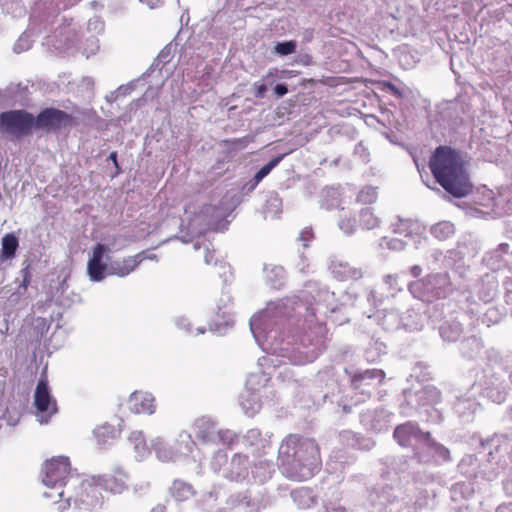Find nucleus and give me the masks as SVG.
Instances as JSON below:
<instances>
[{
	"label": "nucleus",
	"mask_w": 512,
	"mask_h": 512,
	"mask_svg": "<svg viewBox=\"0 0 512 512\" xmlns=\"http://www.w3.org/2000/svg\"><path fill=\"white\" fill-rule=\"evenodd\" d=\"M278 468L292 481L311 479L322 465L318 443L299 434H289L278 449Z\"/></svg>",
	"instance_id": "f257e3e1"
},
{
	"label": "nucleus",
	"mask_w": 512,
	"mask_h": 512,
	"mask_svg": "<svg viewBox=\"0 0 512 512\" xmlns=\"http://www.w3.org/2000/svg\"><path fill=\"white\" fill-rule=\"evenodd\" d=\"M45 476L43 483L51 491H45L43 495L46 498L60 500L58 509L65 512L72 505L80 508L81 505H90L88 484L78 476L71 473L70 461L68 457H54L45 462Z\"/></svg>",
	"instance_id": "f03ea898"
},
{
	"label": "nucleus",
	"mask_w": 512,
	"mask_h": 512,
	"mask_svg": "<svg viewBox=\"0 0 512 512\" xmlns=\"http://www.w3.org/2000/svg\"><path fill=\"white\" fill-rule=\"evenodd\" d=\"M436 181L455 197H464L472 190L460 154L449 146H439L429 161Z\"/></svg>",
	"instance_id": "7ed1b4c3"
},
{
	"label": "nucleus",
	"mask_w": 512,
	"mask_h": 512,
	"mask_svg": "<svg viewBox=\"0 0 512 512\" xmlns=\"http://www.w3.org/2000/svg\"><path fill=\"white\" fill-rule=\"evenodd\" d=\"M35 129L34 115L26 110H9L0 113V131L11 138L22 139Z\"/></svg>",
	"instance_id": "20e7f679"
},
{
	"label": "nucleus",
	"mask_w": 512,
	"mask_h": 512,
	"mask_svg": "<svg viewBox=\"0 0 512 512\" xmlns=\"http://www.w3.org/2000/svg\"><path fill=\"white\" fill-rule=\"evenodd\" d=\"M34 122L35 130L47 132H58L76 124L73 115L53 107L43 109L34 117Z\"/></svg>",
	"instance_id": "39448f33"
},
{
	"label": "nucleus",
	"mask_w": 512,
	"mask_h": 512,
	"mask_svg": "<svg viewBox=\"0 0 512 512\" xmlns=\"http://www.w3.org/2000/svg\"><path fill=\"white\" fill-rule=\"evenodd\" d=\"M393 437L401 447L407 448L411 445L412 439L424 440L426 442L430 438V432H423L417 423L407 421L396 426Z\"/></svg>",
	"instance_id": "423d86ee"
},
{
	"label": "nucleus",
	"mask_w": 512,
	"mask_h": 512,
	"mask_svg": "<svg viewBox=\"0 0 512 512\" xmlns=\"http://www.w3.org/2000/svg\"><path fill=\"white\" fill-rule=\"evenodd\" d=\"M34 405L41 414H47L48 418L58 411L56 400L52 398L45 379H40L37 383L34 393Z\"/></svg>",
	"instance_id": "0eeeda50"
},
{
	"label": "nucleus",
	"mask_w": 512,
	"mask_h": 512,
	"mask_svg": "<svg viewBox=\"0 0 512 512\" xmlns=\"http://www.w3.org/2000/svg\"><path fill=\"white\" fill-rule=\"evenodd\" d=\"M127 478L128 476L123 470L116 469L112 472L99 475L96 478V484L105 491L121 494L128 487Z\"/></svg>",
	"instance_id": "6e6552de"
},
{
	"label": "nucleus",
	"mask_w": 512,
	"mask_h": 512,
	"mask_svg": "<svg viewBox=\"0 0 512 512\" xmlns=\"http://www.w3.org/2000/svg\"><path fill=\"white\" fill-rule=\"evenodd\" d=\"M386 374L382 369H367L350 375V386L354 390L365 392V388L374 383L381 385L385 380Z\"/></svg>",
	"instance_id": "1a4fd4ad"
},
{
	"label": "nucleus",
	"mask_w": 512,
	"mask_h": 512,
	"mask_svg": "<svg viewBox=\"0 0 512 512\" xmlns=\"http://www.w3.org/2000/svg\"><path fill=\"white\" fill-rule=\"evenodd\" d=\"M109 248L103 244H96L93 247L92 256L88 261V274L92 281H101L105 277L106 264L102 262L103 256Z\"/></svg>",
	"instance_id": "9d476101"
},
{
	"label": "nucleus",
	"mask_w": 512,
	"mask_h": 512,
	"mask_svg": "<svg viewBox=\"0 0 512 512\" xmlns=\"http://www.w3.org/2000/svg\"><path fill=\"white\" fill-rule=\"evenodd\" d=\"M155 399L151 393L135 391L129 397L130 410L135 414H153Z\"/></svg>",
	"instance_id": "9b49d317"
},
{
	"label": "nucleus",
	"mask_w": 512,
	"mask_h": 512,
	"mask_svg": "<svg viewBox=\"0 0 512 512\" xmlns=\"http://www.w3.org/2000/svg\"><path fill=\"white\" fill-rule=\"evenodd\" d=\"M144 259L145 252L142 251L134 256L124 258L122 261H117L111 266L112 274L125 277L134 271Z\"/></svg>",
	"instance_id": "f8f14e48"
},
{
	"label": "nucleus",
	"mask_w": 512,
	"mask_h": 512,
	"mask_svg": "<svg viewBox=\"0 0 512 512\" xmlns=\"http://www.w3.org/2000/svg\"><path fill=\"white\" fill-rule=\"evenodd\" d=\"M194 493L192 485L182 480H175L170 487L171 496L179 502L190 499Z\"/></svg>",
	"instance_id": "ddd939ff"
},
{
	"label": "nucleus",
	"mask_w": 512,
	"mask_h": 512,
	"mask_svg": "<svg viewBox=\"0 0 512 512\" xmlns=\"http://www.w3.org/2000/svg\"><path fill=\"white\" fill-rule=\"evenodd\" d=\"M18 238L13 233H7L2 238V253L6 259L15 257L18 249Z\"/></svg>",
	"instance_id": "4468645a"
},
{
	"label": "nucleus",
	"mask_w": 512,
	"mask_h": 512,
	"mask_svg": "<svg viewBox=\"0 0 512 512\" xmlns=\"http://www.w3.org/2000/svg\"><path fill=\"white\" fill-rule=\"evenodd\" d=\"M431 233L439 240H446L454 234V226L447 221L439 222L432 226Z\"/></svg>",
	"instance_id": "2eb2a0df"
},
{
	"label": "nucleus",
	"mask_w": 512,
	"mask_h": 512,
	"mask_svg": "<svg viewBox=\"0 0 512 512\" xmlns=\"http://www.w3.org/2000/svg\"><path fill=\"white\" fill-rule=\"evenodd\" d=\"M286 156V154H281L276 157H274L272 160H270L266 165H264L255 175H254V186L258 185L259 182L266 177L273 168H275L282 159Z\"/></svg>",
	"instance_id": "dca6fc26"
},
{
	"label": "nucleus",
	"mask_w": 512,
	"mask_h": 512,
	"mask_svg": "<svg viewBox=\"0 0 512 512\" xmlns=\"http://www.w3.org/2000/svg\"><path fill=\"white\" fill-rule=\"evenodd\" d=\"M427 446L434 451V453L438 456V458L442 462H449L451 461V454L450 450L445 447L444 445L436 442L431 437L426 440Z\"/></svg>",
	"instance_id": "f3484780"
},
{
	"label": "nucleus",
	"mask_w": 512,
	"mask_h": 512,
	"mask_svg": "<svg viewBox=\"0 0 512 512\" xmlns=\"http://www.w3.org/2000/svg\"><path fill=\"white\" fill-rule=\"evenodd\" d=\"M360 224L364 228L372 229L378 226L379 220L369 208H366L360 212Z\"/></svg>",
	"instance_id": "a211bd4d"
},
{
	"label": "nucleus",
	"mask_w": 512,
	"mask_h": 512,
	"mask_svg": "<svg viewBox=\"0 0 512 512\" xmlns=\"http://www.w3.org/2000/svg\"><path fill=\"white\" fill-rule=\"evenodd\" d=\"M296 47V42L293 40L279 42L274 46V52L280 56H286L295 53Z\"/></svg>",
	"instance_id": "6ab92c4d"
},
{
	"label": "nucleus",
	"mask_w": 512,
	"mask_h": 512,
	"mask_svg": "<svg viewBox=\"0 0 512 512\" xmlns=\"http://www.w3.org/2000/svg\"><path fill=\"white\" fill-rule=\"evenodd\" d=\"M204 260H205L206 264L213 265V266H216L219 262V259L216 255V251L209 250V249H206V251H205Z\"/></svg>",
	"instance_id": "aec40b11"
},
{
	"label": "nucleus",
	"mask_w": 512,
	"mask_h": 512,
	"mask_svg": "<svg viewBox=\"0 0 512 512\" xmlns=\"http://www.w3.org/2000/svg\"><path fill=\"white\" fill-rule=\"evenodd\" d=\"M267 91V85L265 83H255L254 84V96L258 99L264 97Z\"/></svg>",
	"instance_id": "412c9836"
},
{
	"label": "nucleus",
	"mask_w": 512,
	"mask_h": 512,
	"mask_svg": "<svg viewBox=\"0 0 512 512\" xmlns=\"http://www.w3.org/2000/svg\"><path fill=\"white\" fill-rule=\"evenodd\" d=\"M274 92L277 97H282L288 93V88L284 84H277L274 87Z\"/></svg>",
	"instance_id": "4be33fe9"
},
{
	"label": "nucleus",
	"mask_w": 512,
	"mask_h": 512,
	"mask_svg": "<svg viewBox=\"0 0 512 512\" xmlns=\"http://www.w3.org/2000/svg\"><path fill=\"white\" fill-rule=\"evenodd\" d=\"M421 272H422V269L418 265H415V266L411 267V269H410V273L412 274L413 277H419Z\"/></svg>",
	"instance_id": "5701e85b"
},
{
	"label": "nucleus",
	"mask_w": 512,
	"mask_h": 512,
	"mask_svg": "<svg viewBox=\"0 0 512 512\" xmlns=\"http://www.w3.org/2000/svg\"><path fill=\"white\" fill-rule=\"evenodd\" d=\"M150 512H166L165 505L159 504L156 507H154Z\"/></svg>",
	"instance_id": "b1692460"
},
{
	"label": "nucleus",
	"mask_w": 512,
	"mask_h": 512,
	"mask_svg": "<svg viewBox=\"0 0 512 512\" xmlns=\"http://www.w3.org/2000/svg\"><path fill=\"white\" fill-rule=\"evenodd\" d=\"M109 159L114 162L115 166L118 167L117 163V152H111L109 155Z\"/></svg>",
	"instance_id": "393cba45"
},
{
	"label": "nucleus",
	"mask_w": 512,
	"mask_h": 512,
	"mask_svg": "<svg viewBox=\"0 0 512 512\" xmlns=\"http://www.w3.org/2000/svg\"><path fill=\"white\" fill-rule=\"evenodd\" d=\"M242 459H244L245 461L247 460V458H244V457H242V456H237V457H235V458L233 459V462H234V463H235V462H241V460H242Z\"/></svg>",
	"instance_id": "a878e982"
},
{
	"label": "nucleus",
	"mask_w": 512,
	"mask_h": 512,
	"mask_svg": "<svg viewBox=\"0 0 512 512\" xmlns=\"http://www.w3.org/2000/svg\"><path fill=\"white\" fill-rule=\"evenodd\" d=\"M272 76H274V73H273V71H272V70H270V71H268V73L266 74V76L264 77V79L269 78V77H272Z\"/></svg>",
	"instance_id": "bb28decb"
},
{
	"label": "nucleus",
	"mask_w": 512,
	"mask_h": 512,
	"mask_svg": "<svg viewBox=\"0 0 512 512\" xmlns=\"http://www.w3.org/2000/svg\"><path fill=\"white\" fill-rule=\"evenodd\" d=\"M215 209H216V207H214V206H212V205H209V206L205 207V210H206V211H209V210H215Z\"/></svg>",
	"instance_id": "cd10ccee"
},
{
	"label": "nucleus",
	"mask_w": 512,
	"mask_h": 512,
	"mask_svg": "<svg viewBox=\"0 0 512 512\" xmlns=\"http://www.w3.org/2000/svg\"><path fill=\"white\" fill-rule=\"evenodd\" d=\"M414 456H415L419 461H421L419 453L415 452Z\"/></svg>",
	"instance_id": "c85d7f7f"
}]
</instances>
